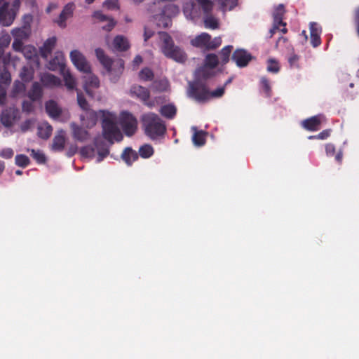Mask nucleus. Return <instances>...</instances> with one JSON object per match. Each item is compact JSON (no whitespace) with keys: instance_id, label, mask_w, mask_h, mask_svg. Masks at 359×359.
Returning <instances> with one entry per match:
<instances>
[{"instance_id":"obj_44","label":"nucleus","mask_w":359,"mask_h":359,"mask_svg":"<svg viewBox=\"0 0 359 359\" xmlns=\"http://www.w3.org/2000/svg\"><path fill=\"white\" fill-rule=\"evenodd\" d=\"M300 57L294 53V52L291 53L287 55V61L290 64V67L292 68H299V61Z\"/></svg>"},{"instance_id":"obj_60","label":"nucleus","mask_w":359,"mask_h":359,"mask_svg":"<svg viewBox=\"0 0 359 359\" xmlns=\"http://www.w3.org/2000/svg\"><path fill=\"white\" fill-rule=\"evenodd\" d=\"M325 151L328 156H333L335 154V147L332 144H327L325 146Z\"/></svg>"},{"instance_id":"obj_33","label":"nucleus","mask_w":359,"mask_h":359,"mask_svg":"<svg viewBox=\"0 0 359 359\" xmlns=\"http://www.w3.org/2000/svg\"><path fill=\"white\" fill-rule=\"evenodd\" d=\"M12 47L13 50L16 51H22L23 53H25V55L27 58H30L32 57L31 49L32 48V47L24 46L23 43L21 40L17 39H15L14 41L13 42Z\"/></svg>"},{"instance_id":"obj_64","label":"nucleus","mask_w":359,"mask_h":359,"mask_svg":"<svg viewBox=\"0 0 359 359\" xmlns=\"http://www.w3.org/2000/svg\"><path fill=\"white\" fill-rule=\"evenodd\" d=\"M133 62L135 66H138L142 62V57L140 55H136Z\"/></svg>"},{"instance_id":"obj_25","label":"nucleus","mask_w":359,"mask_h":359,"mask_svg":"<svg viewBox=\"0 0 359 359\" xmlns=\"http://www.w3.org/2000/svg\"><path fill=\"white\" fill-rule=\"evenodd\" d=\"M153 19L159 27L167 28L172 25V19L164 15L161 10L159 13L153 15Z\"/></svg>"},{"instance_id":"obj_1","label":"nucleus","mask_w":359,"mask_h":359,"mask_svg":"<svg viewBox=\"0 0 359 359\" xmlns=\"http://www.w3.org/2000/svg\"><path fill=\"white\" fill-rule=\"evenodd\" d=\"M102 116V137L110 145L114 142H121L123 135L116 123V115L106 111H100Z\"/></svg>"},{"instance_id":"obj_41","label":"nucleus","mask_w":359,"mask_h":359,"mask_svg":"<svg viewBox=\"0 0 359 359\" xmlns=\"http://www.w3.org/2000/svg\"><path fill=\"white\" fill-rule=\"evenodd\" d=\"M267 71L276 74L280 71V65L278 60L270 58L267 60Z\"/></svg>"},{"instance_id":"obj_21","label":"nucleus","mask_w":359,"mask_h":359,"mask_svg":"<svg viewBox=\"0 0 359 359\" xmlns=\"http://www.w3.org/2000/svg\"><path fill=\"white\" fill-rule=\"evenodd\" d=\"M46 111L47 114L53 118H59L62 114L61 108L57 105V102L54 100H49L45 104Z\"/></svg>"},{"instance_id":"obj_45","label":"nucleus","mask_w":359,"mask_h":359,"mask_svg":"<svg viewBox=\"0 0 359 359\" xmlns=\"http://www.w3.org/2000/svg\"><path fill=\"white\" fill-rule=\"evenodd\" d=\"M77 102L79 107L84 111L89 110V104L81 92H77Z\"/></svg>"},{"instance_id":"obj_14","label":"nucleus","mask_w":359,"mask_h":359,"mask_svg":"<svg viewBox=\"0 0 359 359\" xmlns=\"http://www.w3.org/2000/svg\"><path fill=\"white\" fill-rule=\"evenodd\" d=\"M71 128L72 130L73 137L76 140L83 142L90 138L89 133L82 127L78 126L76 123H72Z\"/></svg>"},{"instance_id":"obj_43","label":"nucleus","mask_w":359,"mask_h":359,"mask_svg":"<svg viewBox=\"0 0 359 359\" xmlns=\"http://www.w3.org/2000/svg\"><path fill=\"white\" fill-rule=\"evenodd\" d=\"M197 74L202 79H208L213 76V72L211 69L204 65L197 70Z\"/></svg>"},{"instance_id":"obj_4","label":"nucleus","mask_w":359,"mask_h":359,"mask_svg":"<svg viewBox=\"0 0 359 359\" xmlns=\"http://www.w3.org/2000/svg\"><path fill=\"white\" fill-rule=\"evenodd\" d=\"M95 51L97 60L109 74L110 79L113 82L116 81L124 69L123 60L120 59L114 61L100 48H96Z\"/></svg>"},{"instance_id":"obj_32","label":"nucleus","mask_w":359,"mask_h":359,"mask_svg":"<svg viewBox=\"0 0 359 359\" xmlns=\"http://www.w3.org/2000/svg\"><path fill=\"white\" fill-rule=\"evenodd\" d=\"M62 74L64 81L66 87L69 90H73L76 86V81L74 76L72 75L69 69H67L66 67L60 71Z\"/></svg>"},{"instance_id":"obj_54","label":"nucleus","mask_w":359,"mask_h":359,"mask_svg":"<svg viewBox=\"0 0 359 359\" xmlns=\"http://www.w3.org/2000/svg\"><path fill=\"white\" fill-rule=\"evenodd\" d=\"M13 154V150L11 148H5L0 151V156L6 159L11 158Z\"/></svg>"},{"instance_id":"obj_24","label":"nucleus","mask_w":359,"mask_h":359,"mask_svg":"<svg viewBox=\"0 0 359 359\" xmlns=\"http://www.w3.org/2000/svg\"><path fill=\"white\" fill-rule=\"evenodd\" d=\"M114 48L119 51H126L130 48V43L126 37L117 35L113 41Z\"/></svg>"},{"instance_id":"obj_3","label":"nucleus","mask_w":359,"mask_h":359,"mask_svg":"<svg viewBox=\"0 0 359 359\" xmlns=\"http://www.w3.org/2000/svg\"><path fill=\"white\" fill-rule=\"evenodd\" d=\"M161 41V50L163 55L177 62H184L187 60L185 52L179 46H175L171 36L165 32H159Z\"/></svg>"},{"instance_id":"obj_6","label":"nucleus","mask_w":359,"mask_h":359,"mask_svg":"<svg viewBox=\"0 0 359 359\" xmlns=\"http://www.w3.org/2000/svg\"><path fill=\"white\" fill-rule=\"evenodd\" d=\"M120 123L125 135L129 137L133 135L137 129V118L128 111L121 114Z\"/></svg>"},{"instance_id":"obj_61","label":"nucleus","mask_w":359,"mask_h":359,"mask_svg":"<svg viewBox=\"0 0 359 359\" xmlns=\"http://www.w3.org/2000/svg\"><path fill=\"white\" fill-rule=\"evenodd\" d=\"M154 34V32L147 27H144V41H147Z\"/></svg>"},{"instance_id":"obj_35","label":"nucleus","mask_w":359,"mask_h":359,"mask_svg":"<svg viewBox=\"0 0 359 359\" xmlns=\"http://www.w3.org/2000/svg\"><path fill=\"white\" fill-rule=\"evenodd\" d=\"M193 130H195L192 136V141L194 144L198 147H201L205 144V133L202 130H196L195 127L193 128Z\"/></svg>"},{"instance_id":"obj_58","label":"nucleus","mask_w":359,"mask_h":359,"mask_svg":"<svg viewBox=\"0 0 359 359\" xmlns=\"http://www.w3.org/2000/svg\"><path fill=\"white\" fill-rule=\"evenodd\" d=\"M33 123V121L31 119H27L24 121L20 126V130L22 132L25 133L29 130Z\"/></svg>"},{"instance_id":"obj_19","label":"nucleus","mask_w":359,"mask_h":359,"mask_svg":"<svg viewBox=\"0 0 359 359\" xmlns=\"http://www.w3.org/2000/svg\"><path fill=\"white\" fill-rule=\"evenodd\" d=\"M93 16L100 22H107V24L102 27V29L107 32H110L116 24V21L113 18L104 15L101 11L94 12Z\"/></svg>"},{"instance_id":"obj_48","label":"nucleus","mask_w":359,"mask_h":359,"mask_svg":"<svg viewBox=\"0 0 359 359\" xmlns=\"http://www.w3.org/2000/svg\"><path fill=\"white\" fill-rule=\"evenodd\" d=\"M222 43V39L219 36L209 40L208 50L217 48Z\"/></svg>"},{"instance_id":"obj_42","label":"nucleus","mask_w":359,"mask_h":359,"mask_svg":"<svg viewBox=\"0 0 359 359\" xmlns=\"http://www.w3.org/2000/svg\"><path fill=\"white\" fill-rule=\"evenodd\" d=\"M15 164L22 168H26L30 163L28 156L24 154H18L15 158Z\"/></svg>"},{"instance_id":"obj_55","label":"nucleus","mask_w":359,"mask_h":359,"mask_svg":"<svg viewBox=\"0 0 359 359\" xmlns=\"http://www.w3.org/2000/svg\"><path fill=\"white\" fill-rule=\"evenodd\" d=\"M311 43L313 47L316 48L321 43L320 35L310 34Z\"/></svg>"},{"instance_id":"obj_22","label":"nucleus","mask_w":359,"mask_h":359,"mask_svg":"<svg viewBox=\"0 0 359 359\" xmlns=\"http://www.w3.org/2000/svg\"><path fill=\"white\" fill-rule=\"evenodd\" d=\"M41 81L44 86L46 87H56L61 85L60 79L49 73L43 74L41 77Z\"/></svg>"},{"instance_id":"obj_26","label":"nucleus","mask_w":359,"mask_h":359,"mask_svg":"<svg viewBox=\"0 0 359 359\" xmlns=\"http://www.w3.org/2000/svg\"><path fill=\"white\" fill-rule=\"evenodd\" d=\"M285 13V6L283 4L278 5L273 11V22L280 24L283 27H286V23L283 21V16Z\"/></svg>"},{"instance_id":"obj_10","label":"nucleus","mask_w":359,"mask_h":359,"mask_svg":"<svg viewBox=\"0 0 359 359\" xmlns=\"http://www.w3.org/2000/svg\"><path fill=\"white\" fill-rule=\"evenodd\" d=\"M16 14L9 8V3L4 2L0 6V24L4 27L11 25Z\"/></svg>"},{"instance_id":"obj_46","label":"nucleus","mask_w":359,"mask_h":359,"mask_svg":"<svg viewBox=\"0 0 359 359\" xmlns=\"http://www.w3.org/2000/svg\"><path fill=\"white\" fill-rule=\"evenodd\" d=\"M32 156L36 161L39 163H44L46 161V156L44 154L38 150L36 151L34 149H32Z\"/></svg>"},{"instance_id":"obj_8","label":"nucleus","mask_w":359,"mask_h":359,"mask_svg":"<svg viewBox=\"0 0 359 359\" xmlns=\"http://www.w3.org/2000/svg\"><path fill=\"white\" fill-rule=\"evenodd\" d=\"M70 59L78 70L83 73H90L91 67L86 57L78 50L70 53Z\"/></svg>"},{"instance_id":"obj_18","label":"nucleus","mask_w":359,"mask_h":359,"mask_svg":"<svg viewBox=\"0 0 359 359\" xmlns=\"http://www.w3.org/2000/svg\"><path fill=\"white\" fill-rule=\"evenodd\" d=\"M57 42L55 36L48 38L40 48V55L43 58L47 59L52 50L55 48Z\"/></svg>"},{"instance_id":"obj_38","label":"nucleus","mask_w":359,"mask_h":359,"mask_svg":"<svg viewBox=\"0 0 359 359\" xmlns=\"http://www.w3.org/2000/svg\"><path fill=\"white\" fill-rule=\"evenodd\" d=\"M154 148L151 145L145 144L139 149V154L143 158H148L154 154Z\"/></svg>"},{"instance_id":"obj_13","label":"nucleus","mask_w":359,"mask_h":359,"mask_svg":"<svg viewBox=\"0 0 359 359\" xmlns=\"http://www.w3.org/2000/svg\"><path fill=\"white\" fill-rule=\"evenodd\" d=\"M48 68L52 71H62L65 68V57L62 52H56L55 56L51 59L47 65Z\"/></svg>"},{"instance_id":"obj_40","label":"nucleus","mask_w":359,"mask_h":359,"mask_svg":"<svg viewBox=\"0 0 359 359\" xmlns=\"http://www.w3.org/2000/svg\"><path fill=\"white\" fill-rule=\"evenodd\" d=\"M219 1L223 11H231L238 5V0H220Z\"/></svg>"},{"instance_id":"obj_62","label":"nucleus","mask_w":359,"mask_h":359,"mask_svg":"<svg viewBox=\"0 0 359 359\" xmlns=\"http://www.w3.org/2000/svg\"><path fill=\"white\" fill-rule=\"evenodd\" d=\"M281 25L280 24H276L275 22H273V26L269 30V38H271L274 34L278 31L279 30V27H280Z\"/></svg>"},{"instance_id":"obj_28","label":"nucleus","mask_w":359,"mask_h":359,"mask_svg":"<svg viewBox=\"0 0 359 359\" xmlns=\"http://www.w3.org/2000/svg\"><path fill=\"white\" fill-rule=\"evenodd\" d=\"M121 158L128 165H131L138 158V155L130 147H126L121 154Z\"/></svg>"},{"instance_id":"obj_47","label":"nucleus","mask_w":359,"mask_h":359,"mask_svg":"<svg viewBox=\"0 0 359 359\" xmlns=\"http://www.w3.org/2000/svg\"><path fill=\"white\" fill-rule=\"evenodd\" d=\"M260 83H261L262 88L264 90L266 95L267 97H270L271 93V88L269 81L266 77H262Z\"/></svg>"},{"instance_id":"obj_49","label":"nucleus","mask_w":359,"mask_h":359,"mask_svg":"<svg viewBox=\"0 0 359 359\" xmlns=\"http://www.w3.org/2000/svg\"><path fill=\"white\" fill-rule=\"evenodd\" d=\"M194 6L192 3H186L183 6V11L185 15H189L191 18H194Z\"/></svg>"},{"instance_id":"obj_2","label":"nucleus","mask_w":359,"mask_h":359,"mask_svg":"<svg viewBox=\"0 0 359 359\" xmlns=\"http://www.w3.org/2000/svg\"><path fill=\"white\" fill-rule=\"evenodd\" d=\"M141 120L144 133L150 139L156 140L165 134L166 126L157 114L152 112L144 114L142 116Z\"/></svg>"},{"instance_id":"obj_9","label":"nucleus","mask_w":359,"mask_h":359,"mask_svg":"<svg viewBox=\"0 0 359 359\" xmlns=\"http://www.w3.org/2000/svg\"><path fill=\"white\" fill-rule=\"evenodd\" d=\"M130 94L132 97H135L141 100L149 108L154 107V102L149 101L150 92L147 88L140 85H134L130 88Z\"/></svg>"},{"instance_id":"obj_52","label":"nucleus","mask_w":359,"mask_h":359,"mask_svg":"<svg viewBox=\"0 0 359 359\" xmlns=\"http://www.w3.org/2000/svg\"><path fill=\"white\" fill-rule=\"evenodd\" d=\"M95 152V149L91 146H85L81 149V154L83 156H93Z\"/></svg>"},{"instance_id":"obj_15","label":"nucleus","mask_w":359,"mask_h":359,"mask_svg":"<svg viewBox=\"0 0 359 359\" xmlns=\"http://www.w3.org/2000/svg\"><path fill=\"white\" fill-rule=\"evenodd\" d=\"M321 121L319 116H313L302 121V126L309 131H317L320 128Z\"/></svg>"},{"instance_id":"obj_29","label":"nucleus","mask_w":359,"mask_h":359,"mask_svg":"<svg viewBox=\"0 0 359 359\" xmlns=\"http://www.w3.org/2000/svg\"><path fill=\"white\" fill-rule=\"evenodd\" d=\"M43 95V90L38 82L32 84L31 89L28 92V97L32 101L39 100Z\"/></svg>"},{"instance_id":"obj_56","label":"nucleus","mask_w":359,"mask_h":359,"mask_svg":"<svg viewBox=\"0 0 359 359\" xmlns=\"http://www.w3.org/2000/svg\"><path fill=\"white\" fill-rule=\"evenodd\" d=\"M1 121L2 123L6 127H9L13 124L10 116L5 112H3L1 114Z\"/></svg>"},{"instance_id":"obj_12","label":"nucleus","mask_w":359,"mask_h":359,"mask_svg":"<svg viewBox=\"0 0 359 359\" xmlns=\"http://www.w3.org/2000/svg\"><path fill=\"white\" fill-rule=\"evenodd\" d=\"M74 8V3H69L63 8L58 20L56 21L60 27L65 28L66 27V20L72 16Z\"/></svg>"},{"instance_id":"obj_63","label":"nucleus","mask_w":359,"mask_h":359,"mask_svg":"<svg viewBox=\"0 0 359 359\" xmlns=\"http://www.w3.org/2000/svg\"><path fill=\"white\" fill-rule=\"evenodd\" d=\"M330 134V130H324L322 132H320L319 134H318V139L320 140H325L327 139Z\"/></svg>"},{"instance_id":"obj_31","label":"nucleus","mask_w":359,"mask_h":359,"mask_svg":"<svg viewBox=\"0 0 359 359\" xmlns=\"http://www.w3.org/2000/svg\"><path fill=\"white\" fill-rule=\"evenodd\" d=\"M159 9L170 19L177 16L180 13L179 7L172 4H166L162 8L159 7Z\"/></svg>"},{"instance_id":"obj_36","label":"nucleus","mask_w":359,"mask_h":359,"mask_svg":"<svg viewBox=\"0 0 359 359\" xmlns=\"http://www.w3.org/2000/svg\"><path fill=\"white\" fill-rule=\"evenodd\" d=\"M219 63L218 56L215 53L208 54L204 60V65L211 69L215 68Z\"/></svg>"},{"instance_id":"obj_39","label":"nucleus","mask_w":359,"mask_h":359,"mask_svg":"<svg viewBox=\"0 0 359 359\" xmlns=\"http://www.w3.org/2000/svg\"><path fill=\"white\" fill-rule=\"evenodd\" d=\"M139 77L144 81H151L154 79V74L151 69L145 67L140 72Z\"/></svg>"},{"instance_id":"obj_34","label":"nucleus","mask_w":359,"mask_h":359,"mask_svg":"<svg viewBox=\"0 0 359 359\" xmlns=\"http://www.w3.org/2000/svg\"><path fill=\"white\" fill-rule=\"evenodd\" d=\"M160 113L163 116L169 119H172L176 115L177 109L173 104H165L161 107Z\"/></svg>"},{"instance_id":"obj_51","label":"nucleus","mask_w":359,"mask_h":359,"mask_svg":"<svg viewBox=\"0 0 359 359\" xmlns=\"http://www.w3.org/2000/svg\"><path fill=\"white\" fill-rule=\"evenodd\" d=\"M103 6L109 10L118 9V0H106L103 3Z\"/></svg>"},{"instance_id":"obj_37","label":"nucleus","mask_w":359,"mask_h":359,"mask_svg":"<svg viewBox=\"0 0 359 359\" xmlns=\"http://www.w3.org/2000/svg\"><path fill=\"white\" fill-rule=\"evenodd\" d=\"M233 50V46L231 45H228L224 46L219 53V58L221 60L222 65H226L230 58L231 53Z\"/></svg>"},{"instance_id":"obj_27","label":"nucleus","mask_w":359,"mask_h":359,"mask_svg":"<svg viewBox=\"0 0 359 359\" xmlns=\"http://www.w3.org/2000/svg\"><path fill=\"white\" fill-rule=\"evenodd\" d=\"M86 116L81 115V120L83 125L88 128H91L96 124L97 122V114L94 111H86Z\"/></svg>"},{"instance_id":"obj_17","label":"nucleus","mask_w":359,"mask_h":359,"mask_svg":"<svg viewBox=\"0 0 359 359\" xmlns=\"http://www.w3.org/2000/svg\"><path fill=\"white\" fill-rule=\"evenodd\" d=\"M211 39V36L205 32L201 33L196 36L191 41V44L196 48H204L208 50L209 40Z\"/></svg>"},{"instance_id":"obj_16","label":"nucleus","mask_w":359,"mask_h":359,"mask_svg":"<svg viewBox=\"0 0 359 359\" xmlns=\"http://www.w3.org/2000/svg\"><path fill=\"white\" fill-rule=\"evenodd\" d=\"M95 146L97 151V162L100 163L109 154V145H107L104 141L95 140L94 142Z\"/></svg>"},{"instance_id":"obj_53","label":"nucleus","mask_w":359,"mask_h":359,"mask_svg":"<svg viewBox=\"0 0 359 359\" xmlns=\"http://www.w3.org/2000/svg\"><path fill=\"white\" fill-rule=\"evenodd\" d=\"M225 88L224 86L218 88L215 90L210 91L209 100L213 97H221L224 94Z\"/></svg>"},{"instance_id":"obj_59","label":"nucleus","mask_w":359,"mask_h":359,"mask_svg":"<svg viewBox=\"0 0 359 359\" xmlns=\"http://www.w3.org/2000/svg\"><path fill=\"white\" fill-rule=\"evenodd\" d=\"M20 5H21L20 0H13L10 9L17 15V13L19 11Z\"/></svg>"},{"instance_id":"obj_11","label":"nucleus","mask_w":359,"mask_h":359,"mask_svg":"<svg viewBox=\"0 0 359 359\" xmlns=\"http://www.w3.org/2000/svg\"><path fill=\"white\" fill-rule=\"evenodd\" d=\"M252 59V55L244 49H236L231 56V60L240 68L248 66Z\"/></svg>"},{"instance_id":"obj_20","label":"nucleus","mask_w":359,"mask_h":359,"mask_svg":"<svg viewBox=\"0 0 359 359\" xmlns=\"http://www.w3.org/2000/svg\"><path fill=\"white\" fill-rule=\"evenodd\" d=\"M66 144V138L64 132L61 130L59 134L56 135L53 139L51 149L53 151L60 152L63 151Z\"/></svg>"},{"instance_id":"obj_5","label":"nucleus","mask_w":359,"mask_h":359,"mask_svg":"<svg viewBox=\"0 0 359 359\" xmlns=\"http://www.w3.org/2000/svg\"><path fill=\"white\" fill-rule=\"evenodd\" d=\"M210 90L207 86L201 81H194L189 83L188 95L198 102H205L209 100Z\"/></svg>"},{"instance_id":"obj_50","label":"nucleus","mask_w":359,"mask_h":359,"mask_svg":"<svg viewBox=\"0 0 359 359\" xmlns=\"http://www.w3.org/2000/svg\"><path fill=\"white\" fill-rule=\"evenodd\" d=\"M310 34L320 35L322 28L317 22H312L309 25Z\"/></svg>"},{"instance_id":"obj_7","label":"nucleus","mask_w":359,"mask_h":359,"mask_svg":"<svg viewBox=\"0 0 359 359\" xmlns=\"http://www.w3.org/2000/svg\"><path fill=\"white\" fill-rule=\"evenodd\" d=\"M197 2L201 6L204 13L206 16L204 18V24L206 28H210L212 29H215L218 27V21L217 20L210 15L212 9V2L210 0H196Z\"/></svg>"},{"instance_id":"obj_57","label":"nucleus","mask_w":359,"mask_h":359,"mask_svg":"<svg viewBox=\"0 0 359 359\" xmlns=\"http://www.w3.org/2000/svg\"><path fill=\"white\" fill-rule=\"evenodd\" d=\"M23 111L29 113L33 111L34 107L30 101H23L22 104Z\"/></svg>"},{"instance_id":"obj_23","label":"nucleus","mask_w":359,"mask_h":359,"mask_svg":"<svg viewBox=\"0 0 359 359\" xmlns=\"http://www.w3.org/2000/svg\"><path fill=\"white\" fill-rule=\"evenodd\" d=\"M100 86V80L97 76L90 74L88 77H86L84 89L86 93L93 96V93L90 91V88H97Z\"/></svg>"},{"instance_id":"obj_30","label":"nucleus","mask_w":359,"mask_h":359,"mask_svg":"<svg viewBox=\"0 0 359 359\" xmlns=\"http://www.w3.org/2000/svg\"><path fill=\"white\" fill-rule=\"evenodd\" d=\"M52 132L53 128L48 123H42L38 126L37 135L41 139H48L50 137Z\"/></svg>"}]
</instances>
